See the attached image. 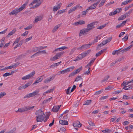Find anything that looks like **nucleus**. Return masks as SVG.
I'll return each mask as SVG.
<instances>
[{
    "label": "nucleus",
    "mask_w": 133,
    "mask_h": 133,
    "mask_svg": "<svg viewBox=\"0 0 133 133\" xmlns=\"http://www.w3.org/2000/svg\"><path fill=\"white\" fill-rule=\"evenodd\" d=\"M122 90H118L113 92V94H118L122 92Z\"/></svg>",
    "instance_id": "obj_48"
},
{
    "label": "nucleus",
    "mask_w": 133,
    "mask_h": 133,
    "mask_svg": "<svg viewBox=\"0 0 133 133\" xmlns=\"http://www.w3.org/2000/svg\"><path fill=\"white\" fill-rule=\"evenodd\" d=\"M28 51L29 52H34L37 51V48H32L30 50H29Z\"/></svg>",
    "instance_id": "obj_32"
},
{
    "label": "nucleus",
    "mask_w": 133,
    "mask_h": 133,
    "mask_svg": "<svg viewBox=\"0 0 133 133\" xmlns=\"http://www.w3.org/2000/svg\"><path fill=\"white\" fill-rule=\"evenodd\" d=\"M132 85H126L124 86L123 89H124L126 90H128L129 89H130L132 88Z\"/></svg>",
    "instance_id": "obj_28"
},
{
    "label": "nucleus",
    "mask_w": 133,
    "mask_h": 133,
    "mask_svg": "<svg viewBox=\"0 0 133 133\" xmlns=\"http://www.w3.org/2000/svg\"><path fill=\"white\" fill-rule=\"evenodd\" d=\"M132 45H131L129 46L128 47L124 48V50L125 51V52H127L129 50L130 48L132 47Z\"/></svg>",
    "instance_id": "obj_46"
},
{
    "label": "nucleus",
    "mask_w": 133,
    "mask_h": 133,
    "mask_svg": "<svg viewBox=\"0 0 133 133\" xmlns=\"http://www.w3.org/2000/svg\"><path fill=\"white\" fill-rule=\"evenodd\" d=\"M35 114L36 115L37 122H41L43 121L44 114L42 109H40L36 111Z\"/></svg>",
    "instance_id": "obj_2"
},
{
    "label": "nucleus",
    "mask_w": 133,
    "mask_h": 133,
    "mask_svg": "<svg viewBox=\"0 0 133 133\" xmlns=\"http://www.w3.org/2000/svg\"><path fill=\"white\" fill-rule=\"evenodd\" d=\"M39 89H37L31 93L27 94L24 96V98H29L30 97H33L35 95H37L38 93L39 92Z\"/></svg>",
    "instance_id": "obj_4"
},
{
    "label": "nucleus",
    "mask_w": 133,
    "mask_h": 133,
    "mask_svg": "<svg viewBox=\"0 0 133 133\" xmlns=\"http://www.w3.org/2000/svg\"><path fill=\"white\" fill-rule=\"evenodd\" d=\"M60 25L59 24L55 26L52 30V32L54 33L60 27Z\"/></svg>",
    "instance_id": "obj_26"
},
{
    "label": "nucleus",
    "mask_w": 133,
    "mask_h": 133,
    "mask_svg": "<svg viewBox=\"0 0 133 133\" xmlns=\"http://www.w3.org/2000/svg\"><path fill=\"white\" fill-rule=\"evenodd\" d=\"M43 76H41L36 79L35 82L33 84L39 83L42 81L43 78Z\"/></svg>",
    "instance_id": "obj_16"
},
{
    "label": "nucleus",
    "mask_w": 133,
    "mask_h": 133,
    "mask_svg": "<svg viewBox=\"0 0 133 133\" xmlns=\"http://www.w3.org/2000/svg\"><path fill=\"white\" fill-rule=\"evenodd\" d=\"M132 0H126L125 1L123 2L121 4V5L122 6L123 5H126L129 3Z\"/></svg>",
    "instance_id": "obj_37"
},
{
    "label": "nucleus",
    "mask_w": 133,
    "mask_h": 133,
    "mask_svg": "<svg viewBox=\"0 0 133 133\" xmlns=\"http://www.w3.org/2000/svg\"><path fill=\"white\" fill-rule=\"evenodd\" d=\"M35 74V71H33L29 74L22 77V79L23 80L28 79L33 77Z\"/></svg>",
    "instance_id": "obj_5"
},
{
    "label": "nucleus",
    "mask_w": 133,
    "mask_h": 133,
    "mask_svg": "<svg viewBox=\"0 0 133 133\" xmlns=\"http://www.w3.org/2000/svg\"><path fill=\"white\" fill-rule=\"evenodd\" d=\"M67 48H68L67 47L65 46H63L59 48L56 49L55 50V51H57L58 50H59V51H62V50H63L64 49H67Z\"/></svg>",
    "instance_id": "obj_25"
},
{
    "label": "nucleus",
    "mask_w": 133,
    "mask_h": 133,
    "mask_svg": "<svg viewBox=\"0 0 133 133\" xmlns=\"http://www.w3.org/2000/svg\"><path fill=\"white\" fill-rule=\"evenodd\" d=\"M88 123L89 125L93 127L95 125L91 121H89Z\"/></svg>",
    "instance_id": "obj_57"
},
{
    "label": "nucleus",
    "mask_w": 133,
    "mask_h": 133,
    "mask_svg": "<svg viewBox=\"0 0 133 133\" xmlns=\"http://www.w3.org/2000/svg\"><path fill=\"white\" fill-rule=\"evenodd\" d=\"M103 91V90H99L95 92V94L96 95H98L100 94H101L102 92Z\"/></svg>",
    "instance_id": "obj_55"
},
{
    "label": "nucleus",
    "mask_w": 133,
    "mask_h": 133,
    "mask_svg": "<svg viewBox=\"0 0 133 133\" xmlns=\"http://www.w3.org/2000/svg\"><path fill=\"white\" fill-rule=\"evenodd\" d=\"M64 52H61L59 53H57L53 57L50 58V60L52 61H54L59 58L63 54Z\"/></svg>",
    "instance_id": "obj_7"
},
{
    "label": "nucleus",
    "mask_w": 133,
    "mask_h": 133,
    "mask_svg": "<svg viewBox=\"0 0 133 133\" xmlns=\"http://www.w3.org/2000/svg\"><path fill=\"white\" fill-rule=\"evenodd\" d=\"M16 31V29L14 28L13 29V30L11 31L8 34V36H11L13 34L15 33Z\"/></svg>",
    "instance_id": "obj_33"
},
{
    "label": "nucleus",
    "mask_w": 133,
    "mask_h": 133,
    "mask_svg": "<svg viewBox=\"0 0 133 133\" xmlns=\"http://www.w3.org/2000/svg\"><path fill=\"white\" fill-rule=\"evenodd\" d=\"M107 43V42L106 40H105V41H103L101 43L98 44V46L99 47V46H100L101 47L105 45Z\"/></svg>",
    "instance_id": "obj_35"
},
{
    "label": "nucleus",
    "mask_w": 133,
    "mask_h": 133,
    "mask_svg": "<svg viewBox=\"0 0 133 133\" xmlns=\"http://www.w3.org/2000/svg\"><path fill=\"white\" fill-rule=\"evenodd\" d=\"M12 75V74L9 73V72H6L3 74V76L7 77L8 76H10Z\"/></svg>",
    "instance_id": "obj_56"
},
{
    "label": "nucleus",
    "mask_w": 133,
    "mask_h": 133,
    "mask_svg": "<svg viewBox=\"0 0 133 133\" xmlns=\"http://www.w3.org/2000/svg\"><path fill=\"white\" fill-rule=\"evenodd\" d=\"M75 67L74 66L70 67L66 69L63 70H62V74H64L67 72L72 71L73 69H75Z\"/></svg>",
    "instance_id": "obj_9"
},
{
    "label": "nucleus",
    "mask_w": 133,
    "mask_h": 133,
    "mask_svg": "<svg viewBox=\"0 0 133 133\" xmlns=\"http://www.w3.org/2000/svg\"><path fill=\"white\" fill-rule=\"evenodd\" d=\"M82 80H83V79L81 77L79 76H78L76 77L75 81L78 82L79 81H81Z\"/></svg>",
    "instance_id": "obj_31"
},
{
    "label": "nucleus",
    "mask_w": 133,
    "mask_h": 133,
    "mask_svg": "<svg viewBox=\"0 0 133 133\" xmlns=\"http://www.w3.org/2000/svg\"><path fill=\"white\" fill-rule=\"evenodd\" d=\"M122 11L121 8L116 9L113 12H110L109 15L110 16H112L115 15L117 13H119Z\"/></svg>",
    "instance_id": "obj_12"
},
{
    "label": "nucleus",
    "mask_w": 133,
    "mask_h": 133,
    "mask_svg": "<svg viewBox=\"0 0 133 133\" xmlns=\"http://www.w3.org/2000/svg\"><path fill=\"white\" fill-rule=\"evenodd\" d=\"M66 10V9H64L62 10H60L58 12V13H59L60 14L62 13H63Z\"/></svg>",
    "instance_id": "obj_61"
},
{
    "label": "nucleus",
    "mask_w": 133,
    "mask_h": 133,
    "mask_svg": "<svg viewBox=\"0 0 133 133\" xmlns=\"http://www.w3.org/2000/svg\"><path fill=\"white\" fill-rule=\"evenodd\" d=\"M94 4L90 6L88 9V10H92L95 9L96 7V6Z\"/></svg>",
    "instance_id": "obj_38"
},
{
    "label": "nucleus",
    "mask_w": 133,
    "mask_h": 133,
    "mask_svg": "<svg viewBox=\"0 0 133 133\" xmlns=\"http://www.w3.org/2000/svg\"><path fill=\"white\" fill-rule=\"evenodd\" d=\"M55 78V76L54 75L50 76L48 78L45 79L44 81V82L45 83H47L49 82L50 81L54 80Z\"/></svg>",
    "instance_id": "obj_10"
},
{
    "label": "nucleus",
    "mask_w": 133,
    "mask_h": 133,
    "mask_svg": "<svg viewBox=\"0 0 133 133\" xmlns=\"http://www.w3.org/2000/svg\"><path fill=\"white\" fill-rule=\"evenodd\" d=\"M61 3H59L58 4L57 6H54L53 8V11L55 12L57 10L59 9L61 7Z\"/></svg>",
    "instance_id": "obj_19"
},
{
    "label": "nucleus",
    "mask_w": 133,
    "mask_h": 133,
    "mask_svg": "<svg viewBox=\"0 0 133 133\" xmlns=\"http://www.w3.org/2000/svg\"><path fill=\"white\" fill-rule=\"evenodd\" d=\"M98 23L97 22H95L91 23L87 25V28H86L89 31L90 30L94 29L95 28L94 26L96 24H97Z\"/></svg>",
    "instance_id": "obj_6"
},
{
    "label": "nucleus",
    "mask_w": 133,
    "mask_h": 133,
    "mask_svg": "<svg viewBox=\"0 0 133 133\" xmlns=\"http://www.w3.org/2000/svg\"><path fill=\"white\" fill-rule=\"evenodd\" d=\"M79 6V5L78 4L76 5L72 9H70L68 11L69 14H70L73 11L76 10L77 9Z\"/></svg>",
    "instance_id": "obj_17"
},
{
    "label": "nucleus",
    "mask_w": 133,
    "mask_h": 133,
    "mask_svg": "<svg viewBox=\"0 0 133 133\" xmlns=\"http://www.w3.org/2000/svg\"><path fill=\"white\" fill-rule=\"evenodd\" d=\"M20 64V63L19 62H17L16 63L13 64V65L14 68L16 67Z\"/></svg>",
    "instance_id": "obj_60"
},
{
    "label": "nucleus",
    "mask_w": 133,
    "mask_h": 133,
    "mask_svg": "<svg viewBox=\"0 0 133 133\" xmlns=\"http://www.w3.org/2000/svg\"><path fill=\"white\" fill-rule=\"evenodd\" d=\"M104 50H101L100 51L98 52L97 53L96 55V56H99L100 55H101L102 53L104 51Z\"/></svg>",
    "instance_id": "obj_49"
},
{
    "label": "nucleus",
    "mask_w": 133,
    "mask_h": 133,
    "mask_svg": "<svg viewBox=\"0 0 133 133\" xmlns=\"http://www.w3.org/2000/svg\"><path fill=\"white\" fill-rule=\"evenodd\" d=\"M28 33V31H26L24 32L21 35L22 36H25L27 35Z\"/></svg>",
    "instance_id": "obj_58"
},
{
    "label": "nucleus",
    "mask_w": 133,
    "mask_h": 133,
    "mask_svg": "<svg viewBox=\"0 0 133 133\" xmlns=\"http://www.w3.org/2000/svg\"><path fill=\"white\" fill-rule=\"evenodd\" d=\"M71 87H69L67 89V91H66V93L67 94L69 95L70 94L71 92Z\"/></svg>",
    "instance_id": "obj_41"
},
{
    "label": "nucleus",
    "mask_w": 133,
    "mask_h": 133,
    "mask_svg": "<svg viewBox=\"0 0 133 133\" xmlns=\"http://www.w3.org/2000/svg\"><path fill=\"white\" fill-rule=\"evenodd\" d=\"M31 84L30 83H28L26 84L21 85L19 86L18 89L19 90H21L23 89H24L27 87H28Z\"/></svg>",
    "instance_id": "obj_14"
},
{
    "label": "nucleus",
    "mask_w": 133,
    "mask_h": 133,
    "mask_svg": "<svg viewBox=\"0 0 133 133\" xmlns=\"http://www.w3.org/2000/svg\"><path fill=\"white\" fill-rule=\"evenodd\" d=\"M91 100H89L86 101L84 102V105H88L90 104L91 103Z\"/></svg>",
    "instance_id": "obj_44"
},
{
    "label": "nucleus",
    "mask_w": 133,
    "mask_h": 133,
    "mask_svg": "<svg viewBox=\"0 0 133 133\" xmlns=\"http://www.w3.org/2000/svg\"><path fill=\"white\" fill-rule=\"evenodd\" d=\"M6 93L4 92H0V98L2 97L3 96L6 95Z\"/></svg>",
    "instance_id": "obj_42"
},
{
    "label": "nucleus",
    "mask_w": 133,
    "mask_h": 133,
    "mask_svg": "<svg viewBox=\"0 0 133 133\" xmlns=\"http://www.w3.org/2000/svg\"><path fill=\"white\" fill-rule=\"evenodd\" d=\"M128 39V36L127 35H126L124 38H122V40L124 41H127Z\"/></svg>",
    "instance_id": "obj_64"
},
{
    "label": "nucleus",
    "mask_w": 133,
    "mask_h": 133,
    "mask_svg": "<svg viewBox=\"0 0 133 133\" xmlns=\"http://www.w3.org/2000/svg\"><path fill=\"white\" fill-rule=\"evenodd\" d=\"M46 52L45 50H43V51H39L38 52H36V53H35V54H34L33 55L31 56V58H32L33 57H34L35 56H37V55H38V54H41V53L46 54Z\"/></svg>",
    "instance_id": "obj_20"
},
{
    "label": "nucleus",
    "mask_w": 133,
    "mask_h": 133,
    "mask_svg": "<svg viewBox=\"0 0 133 133\" xmlns=\"http://www.w3.org/2000/svg\"><path fill=\"white\" fill-rule=\"evenodd\" d=\"M102 131L104 133H109L112 131V130L110 129H106L105 130H102Z\"/></svg>",
    "instance_id": "obj_30"
},
{
    "label": "nucleus",
    "mask_w": 133,
    "mask_h": 133,
    "mask_svg": "<svg viewBox=\"0 0 133 133\" xmlns=\"http://www.w3.org/2000/svg\"><path fill=\"white\" fill-rule=\"evenodd\" d=\"M92 45V44L89 43L88 44H86L84 45H83L81 47L78 48H77V50H82L86 49L89 48L90 45Z\"/></svg>",
    "instance_id": "obj_8"
},
{
    "label": "nucleus",
    "mask_w": 133,
    "mask_h": 133,
    "mask_svg": "<svg viewBox=\"0 0 133 133\" xmlns=\"http://www.w3.org/2000/svg\"><path fill=\"white\" fill-rule=\"evenodd\" d=\"M34 106H33L32 107L29 106L26 107L27 111L32 110L34 108Z\"/></svg>",
    "instance_id": "obj_50"
},
{
    "label": "nucleus",
    "mask_w": 133,
    "mask_h": 133,
    "mask_svg": "<svg viewBox=\"0 0 133 133\" xmlns=\"http://www.w3.org/2000/svg\"><path fill=\"white\" fill-rule=\"evenodd\" d=\"M95 60V59H94L91 60L85 66V67L87 68V67L91 66L92 64L94 62Z\"/></svg>",
    "instance_id": "obj_27"
},
{
    "label": "nucleus",
    "mask_w": 133,
    "mask_h": 133,
    "mask_svg": "<svg viewBox=\"0 0 133 133\" xmlns=\"http://www.w3.org/2000/svg\"><path fill=\"white\" fill-rule=\"evenodd\" d=\"M109 77V75H107V76L105 77L101 81V82H105V81H107Z\"/></svg>",
    "instance_id": "obj_45"
},
{
    "label": "nucleus",
    "mask_w": 133,
    "mask_h": 133,
    "mask_svg": "<svg viewBox=\"0 0 133 133\" xmlns=\"http://www.w3.org/2000/svg\"><path fill=\"white\" fill-rule=\"evenodd\" d=\"M130 82L129 81H127V82H125V81H124L123 82V83L122 84V85L123 86H126L128 84H129V83H130Z\"/></svg>",
    "instance_id": "obj_47"
},
{
    "label": "nucleus",
    "mask_w": 133,
    "mask_h": 133,
    "mask_svg": "<svg viewBox=\"0 0 133 133\" xmlns=\"http://www.w3.org/2000/svg\"><path fill=\"white\" fill-rule=\"evenodd\" d=\"M106 0H102L101 2L99 5V7H100L104 5V3H105Z\"/></svg>",
    "instance_id": "obj_40"
},
{
    "label": "nucleus",
    "mask_w": 133,
    "mask_h": 133,
    "mask_svg": "<svg viewBox=\"0 0 133 133\" xmlns=\"http://www.w3.org/2000/svg\"><path fill=\"white\" fill-rule=\"evenodd\" d=\"M132 9H131L127 13V15L126 14H124L123 15H122L121 16L119 17L118 18V20H121L123 19L124 18L126 17L127 15H128L130 14V13L132 12Z\"/></svg>",
    "instance_id": "obj_11"
},
{
    "label": "nucleus",
    "mask_w": 133,
    "mask_h": 133,
    "mask_svg": "<svg viewBox=\"0 0 133 133\" xmlns=\"http://www.w3.org/2000/svg\"><path fill=\"white\" fill-rule=\"evenodd\" d=\"M52 18V16L51 15L49 16L48 21L49 22H51V21Z\"/></svg>",
    "instance_id": "obj_63"
},
{
    "label": "nucleus",
    "mask_w": 133,
    "mask_h": 133,
    "mask_svg": "<svg viewBox=\"0 0 133 133\" xmlns=\"http://www.w3.org/2000/svg\"><path fill=\"white\" fill-rule=\"evenodd\" d=\"M20 39V37H19L18 38H16L15 41H14V42L13 43V45H14V44H16V43H18Z\"/></svg>",
    "instance_id": "obj_43"
},
{
    "label": "nucleus",
    "mask_w": 133,
    "mask_h": 133,
    "mask_svg": "<svg viewBox=\"0 0 133 133\" xmlns=\"http://www.w3.org/2000/svg\"><path fill=\"white\" fill-rule=\"evenodd\" d=\"M88 32V31L86 28H84L82 29L81 30L79 31V36H82L84 35Z\"/></svg>",
    "instance_id": "obj_13"
},
{
    "label": "nucleus",
    "mask_w": 133,
    "mask_h": 133,
    "mask_svg": "<svg viewBox=\"0 0 133 133\" xmlns=\"http://www.w3.org/2000/svg\"><path fill=\"white\" fill-rule=\"evenodd\" d=\"M5 39V38H2L1 40V43L0 44V47H2L4 44V41Z\"/></svg>",
    "instance_id": "obj_36"
},
{
    "label": "nucleus",
    "mask_w": 133,
    "mask_h": 133,
    "mask_svg": "<svg viewBox=\"0 0 133 133\" xmlns=\"http://www.w3.org/2000/svg\"><path fill=\"white\" fill-rule=\"evenodd\" d=\"M26 107H23L22 108H19L17 111H16V112L19 111L20 112H23L27 111Z\"/></svg>",
    "instance_id": "obj_21"
},
{
    "label": "nucleus",
    "mask_w": 133,
    "mask_h": 133,
    "mask_svg": "<svg viewBox=\"0 0 133 133\" xmlns=\"http://www.w3.org/2000/svg\"><path fill=\"white\" fill-rule=\"evenodd\" d=\"M59 123L62 125H67L68 124V122L65 121L63 120H60L59 121Z\"/></svg>",
    "instance_id": "obj_23"
},
{
    "label": "nucleus",
    "mask_w": 133,
    "mask_h": 133,
    "mask_svg": "<svg viewBox=\"0 0 133 133\" xmlns=\"http://www.w3.org/2000/svg\"><path fill=\"white\" fill-rule=\"evenodd\" d=\"M91 50H88L86 52H84L82 53L81 55H82V56L83 58H84L87 55H88L89 53L91 51Z\"/></svg>",
    "instance_id": "obj_24"
},
{
    "label": "nucleus",
    "mask_w": 133,
    "mask_h": 133,
    "mask_svg": "<svg viewBox=\"0 0 133 133\" xmlns=\"http://www.w3.org/2000/svg\"><path fill=\"white\" fill-rule=\"evenodd\" d=\"M29 0H27L19 8H17L12 11L11 12L9 13V15H16L18 13L22 11L28 3Z\"/></svg>",
    "instance_id": "obj_1"
},
{
    "label": "nucleus",
    "mask_w": 133,
    "mask_h": 133,
    "mask_svg": "<svg viewBox=\"0 0 133 133\" xmlns=\"http://www.w3.org/2000/svg\"><path fill=\"white\" fill-rule=\"evenodd\" d=\"M76 49V48H73L72 49H71L69 54L70 55H72L73 53L75 51Z\"/></svg>",
    "instance_id": "obj_54"
},
{
    "label": "nucleus",
    "mask_w": 133,
    "mask_h": 133,
    "mask_svg": "<svg viewBox=\"0 0 133 133\" xmlns=\"http://www.w3.org/2000/svg\"><path fill=\"white\" fill-rule=\"evenodd\" d=\"M82 69V67L81 66L79 67V68L78 69L75 70L74 72L75 74H76L77 73H79L80 72Z\"/></svg>",
    "instance_id": "obj_29"
},
{
    "label": "nucleus",
    "mask_w": 133,
    "mask_h": 133,
    "mask_svg": "<svg viewBox=\"0 0 133 133\" xmlns=\"http://www.w3.org/2000/svg\"><path fill=\"white\" fill-rule=\"evenodd\" d=\"M130 98V97L127 96L126 95H124L123 97V99H129Z\"/></svg>",
    "instance_id": "obj_53"
},
{
    "label": "nucleus",
    "mask_w": 133,
    "mask_h": 133,
    "mask_svg": "<svg viewBox=\"0 0 133 133\" xmlns=\"http://www.w3.org/2000/svg\"><path fill=\"white\" fill-rule=\"evenodd\" d=\"M73 126L75 127L80 128L81 127L82 124L80 123L79 122L77 121L73 123Z\"/></svg>",
    "instance_id": "obj_15"
},
{
    "label": "nucleus",
    "mask_w": 133,
    "mask_h": 133,
    "mask_svg": "<svg viewBox=\"0 0 133 133\" xmlns=\"http://www.w3.org/2000/svg\"><path fill=\"white\" fill-rule=\"evenodd\" d=\"M53 91V89H51L50 90H49L46 91V92H44L43 93V95H45L46 94L51 92H52Z\"/></svg>",
    "instance_id": "obj_39"
},
{
    "label": "nucleus",
    "mask_w": 133,
    "mask_h": 133,
    "mask_svg": "<svg viewBox=\"0 0 133 133\" xmlns=\"http://www.w3.org/2000/svg\"><path fill=\"white\" fill-rule=\"evenodd\" d=\"M52 99V97H51L48 99H46L44 100L43 101V103H48L50 102Z\"/></svg>",
    "instance_id": "obj_34"
},
{
    "label": "nucleus",
    "mask_w": 133,
    "mask_h": 133,
    "mask_svg": "<svg viewBox=\"0 0 133 133\" xmlns=\"http://www.w3.org/2000/svg\"><path fill=\"white\" fill-rule=\"evenodd\" d=\"M36 4L35 5L31 7L30 8L31 9H35L39 6L41 4V3L39 1H38L37 0H34L29 4V6H30L33 5L34 4Z\"/></svg>",
    "instance_id": "obj_3"
},
{
    "label": "nucleus",
    "mask_w": 133,
    "mask_h": 133,
    "mask_svg": "<svg viewBox=\"0 0 133 133\" xmlns=\"http://www.w3.org/2000/svg\"><path fill=\"white\" fill-rule=\"evenodd\" d=\"M13 68H14V67L13 64H12L11 66H7L6 67H5V69H10Z\"/></svg>",
    "instance_id": "obj_59"
},
{
    "label": "nucleus",
    "mask_w": 133,
    "mask_h": 133,
    "mask_svg": "<svg viewBox=\"0 0 133 133\" xmlns=\"http://www.w3.org/2000/svg\"><path fill=\"white\" fill-rule=\"evenodd\" d=\"M32 28V26L31 25H29L28 26H27L26 28H24V29L25 30H29L31 29Z\"/></svg>",
    "instance_id": "obj_51"
},
{
    "label": "nucleus",
    "mask_w": 133,
    "mask_h": 133,
    "mask_svg": "<svg viewBox=\"0 0 133 133\" xmlns=\"http://www.w3.org/2000/svg\"><path fill=\"white\" fill-rule=\"evenodd\" d=\"M61 106V105H58L54 106L52 109V111L54 112H57L58 111Z\"/></svg>",
    "instance_id": "obj_18"
},
{
    "label": "nucleus",
    "mask_w": 133,
    "mask_h": 133,
    "mask_svg": "<svg viewBox=\"0 0 133 133\" xmlns=\"http://www.w3.org/2000/svg\"><path fill=\"white\" fill-rule=\"evenodd\" d=\"M42 19V17L41 16H37L35 18L34 23H36L38 21H41Z\"/></svg>",
    "instance_id": "obj_22"
},
{
    "label": "nucleus",
    "mask_w": 133,
    "mask_h": 133,
    "mask_svg": "<svg viewBox=\"0 0 133 133\" xmlns=\"http://www.w3.org/2000/svg\"><path fill=\"white\" fill-rule=\"evenodd\" d=\"M32 36H30L29 38H26L25 40V42H27L30 40H31L32 39Z\"/></svg>",
    "instance_id": "obj_52"
},
{
    "label": "nucleus",
    "mask_w": 133,
    "mask_h": 133,
    "mask_svg": "<svg viewBox=\"0 0 133 133\" xmlns=\"http://www.w3.org/2000/svg\"><path fill=\"white\" fill-rule=\"evenodd\" d=\"M79 25H82L85 23V22L83 20H80L79 21Z\"/></svg>",
    "instance_id": "obj_62"
}]
</instances>
